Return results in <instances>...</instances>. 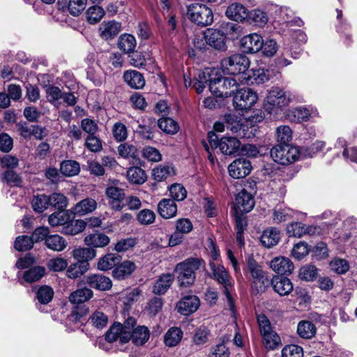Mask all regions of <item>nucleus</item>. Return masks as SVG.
I'll use <instances>...</instances> for the list:
<instances>
[{
	"label": "nucleus",
	"instance_id": "f257e3e1",
	"mask_svg": "<svg viewBox=\"0 0 357 357\" xmlns=\"http://www.w3.org/2000/svg\"><path fill=\"white\" fill-rule=\"evenodd\" d=\"M204 264L202 259L190 257L178 263L175 268L180 287H188L192 285L195 280V272Z\"/></svg>",
	"mask_w": 357,
	"mask_h": 357
},
{
	"label": "nucleus",
	"instance_id": "f03ea898",
	"mask_svg": "<svg viewBox=\"0 0 357 357\" xmlns=\"http://www.w3.org/2000/svg\"><path fill=\"white\" fill-rule=\"evenodd\" d=\"M209 78L208 87L210 91L218 97L227 98L231 96L238 88V82L234 77H222L218 75V71Z\"/></svg>",
	"mask_w": 357,
	"mask_h": 357
},
{
	"label": "nucleus",
	"instance_id": "7ed1b4c3",
	"mask_svg": "<svg viewBox=\"0 0 357 357\" xmlns=\"http://www.w3.org/2000/svg\"><path fill=\"white\" fill-rule=\"evenodd\" d=\"M282 137L278 141H283ZM271 155L273 160L282 165H288L295 162L300 158L299 147L288 143H282L275 145L271 149Z\"/></svg>",
	"mask_w": 357,
	"mask_h": 357
},
{
	"label": "nucleus",
	"instance_id": "20e7f679",
	"mask_svg": "<svg viewBox=\"0 0 357 357\" xmlns=\"http://www.w3.org/2000/svg\"><path fill=\"white\" fill-rule=\"evenodd\" d=\"M248 271L250 273L253 288L257 293L264 292L270 284L268 274L264 271L260 264L249 255L246 259Z\"/></svg>",
	"mask_w": 357,
	"mask_h": 357
},
{
	"label": "nucleus",
	"instance_id": "39448f33",
	"mask_svg": "<svg viewBox=\"0 0 357 357\" xmlns=\"http://www.w3.org/2000/svg\"><path fill=\"white\" fill-rule=\"evenodd\" d=\"M188 19L197 26L204 27L213 22V13L209 7L203 3H194L187 6Z\"/></svg>",
	"mask_w": 357,
	"mask_h": 357
},
{
	"label": "nucleus",
	"instance_id": "423d86ee",
	"mask_svg": "<svg viewBox=\"0 0 357 357\" xmlns=\"http://www.w3.org/2000/svg\"><path fill=\"white\" fill-rule=\"evenodd\" d=\"M290 101L289 93L278 86L272 87L268 92L264 107L269 114L276 113L279 108L286 107Z\"/></svg>",
	"mask_w": 357,
	"mask_h": 357
},
{
	"label": "nucleus",
	"instance_id": "0eeeda50",
	"mask_svg": "<svg viewBox=\"0 0 357 357\" xmlns=\"http://www.w3.org/2000/svg\"><path fill=\"white\" fill-rule=\"evenodd\" d=\"M222 71L230 75H238L245 73L250 66V61L247 56L236 54L226 57L221 61Z\"/></svg>",
	"mask_w": 357,
	"mask_h": 357
},
{
	"label": "nucleus",
	"instance_id": "6e6552de",
	"mask_svg": "<svg viewBox=\"0 0 357 357\" xmlns=\"http://www.w3.org/2000/svg\"><path fill=\"white\" fill-rule=\"evenodd\" d=\"M209 144L212 149L220 148L223 154L231 155L237 153L241 146V142L235 137L223 136L220 140L218 135H208Z\"/></svg>",
	"mask_w": 357,
	"mask_h": 357
},
{
	"label": "nucleus",
	"instance_id": "1a4fd4ad",
	"mask_svg": "<svg viewBox=\"0 0 357 357\" xmlns=\"http://www.w3.org/2000/svg\"><path fill=\"white\" fill-rule=\"evenodd\" d=\"M257 99V94L251 89H241L237 90L233 98V105L236 111L243 113L250 109Z\"/></svg>",
	"mask_w": 357,
	"mask_h": 357
},
{
	"label": "nucleus",
	"instance_id": "9d476101",
	"mask_svg": "<svg viewBox=\"0 0 357 357\" xmlns=\"http://www.w3.org/2000/svg\"><path fill=\"white\" fill-rule=\"evenodd\" d=\"M105 195L110 208L115 211H121L126 206L125 190L115 184L108 185L105 188Z\"/></svg>",
	"mask_w": 357,
	"mask_h": 357
},
{
	"label": "nucleus",
	"instance_id": "9b49d317",
	"mask_svg": "<svg viewBox=\"0 0 357 357\" xmlns=\"http://www.w3.org/2000/svg\"><path fill=\"white\" fill-rule=\"evenodd\" d=\"M252 168L249 160L245 158H239L229 165L228 172L232 178H241L248 176L251 172Z\"/></svg>",
	"mask_w": 357,
	"mask_h": 357
},
{
	"label": "nucleus",
	"instance_id": "f8f14e48",
	"mask_svg": "<svg viewBox=\"0 0 357 357\" xmlns=\"http://www.w3.org/2000/svg\"><path fill=\"white\" fill-rule=\"evenodd\" d=\"M225 120L226 122V126L227 129H229L232 132L236 133L238 132H243V133L249 132L250 134H252L253 130H248L249 121L238 117L234 114H227L225 116Z\"/></svg>",
	"mask_w": 357,
	"mask_h": 357
},
{
	"label": "nucleus",
	"instance_id": "ddd939ff",
	"mask_svg": "<svg viewBox=\"0 0 357 357\" xmlns=\"http://www.w3.org/2000/svg\"><path fill=\"white\" fill-rule=\"evenodd\" d=\"M241 47L245 53H256L263 47V38L257 33H251L243 37Z\"/></svg>",
	"mask_w": 357,
	"mask_h": 357
},
{
	"label": "nucleus",
	"instance_id": "4468645a",
	"mask_svg": "<svg viewBox=\"0 0 357 357\" xmlns=\"http://www.w3.org/2000/svg\"><path fill=\"white\" fill-rule=\"evenodd\" d=\"M206 43L215 50H223L225 49L226 36L218 29H208L204 31Z\"/></svg>",
	"mask_w": 357,
	"mask_h": 357
},
{
	"label": "nucleus",
	"instance_id": "2eb2a0df",
	"mask_svg": "<svg viewBox=\"0 0 357 357\" xmlns=\"http://www.w3.org/2000/svg\"><path fill=\"white\" fill-rule=\"evenodd\" d=\"M85 283L91 288L99 291H108L112 287L111 279L102 274H91L86 276Z\"/></svg>",
	"mask_w": 357,
	"mask_h": 357
},
{
	"label": "nucleus",
	"instance_id": "dca6fc26",
	"mask_svg": "<svg viewBox=\"0 0 357 357\" xmlns=\"http://www.w3.org/2000/svg\"><path fill=\"white\" fill-rule=\"evenodd\" d=\"M200 305V301L197 296L189 295L184 296L176 304L178 312L183 315L195 312Z\"/></svg>",
	"mask_w": 357,
	"mask_h": 357
},
{
	"label": "nucleus",
	"instance_id": "f3484780",
	"mask_svg": "<svg viewBox=\"0 0 357 357\" xmlns=\"http://www.w3.org/2000/svg\"><path fill=\"white\" fill-rule=\"evenodd\" d=\"M235 201V208L241 213H248L255 206L252 195L245 189H243L236 195Z\"/></svg>",
	"mask_w": 357,
	"mask_h": 357
},
{
	"label": "nucleus",
	"instance_id": "a211bd4d",
	"mask_svg": "<svg viewBox=\"0 0 357 357\" xmlns=\"http://www.w3.org/2000/svg\"><path fill=\"white\" fill-rule=\"evenodd\" d=\"M270 284L274 291L281 296L289 295L293 290V284L291 280L286 277L274 276Z\"/></svg>",
	"mask_w": 357,
	"mask_h": 357
},
{
	"label": "nucleus",
	"instance_id": "6ab92c4d",
	"mask_svg": "<svg viewBox=\"0 0 357 357\" xmlns=\"http://www.w3.org/2000/svg\"><path fill=\"white\" fill-rule=\"evenodd\" d=\"M271 269L281 275H289L294 270V264L291 261L284 257H277L270 262Z\"/></svg>",
	"mask_w": 357,
	"mask_h": 357
},
{
	"label": "nucleus",
	"instance_id": "aec40b11",
	"mask_svg": "<svg viewBox=\"0 0 357 357\" xmlns=\"http://www.w3.org/2000/svg\"><path fill=\"white\" fill-rule=\"evenodd\" d=\"M225 15L230 20L236 22H243L247 19L248 12L243 4L240 3H233L227 7Z\"/></svg>",
	"mask_w": 357,
	"mask_h": 357
},
{
	"label": "nucleus",
	"instance_id": "412c9836",
	"mask_svg": "<svg viewBox=\"0 0 357 357\" xmlns=\"http://www.w3.org/2000/svg\"><path fill=\"white\" fill-rule=\"evenodd\" d=\"M158 212L163 218L169 219L176 216L177 206L172 199H163L158 204Z\"/></svg>",
	"mask_w": 357,
	"mask_h": 357
},
{
	"label": "nucleus",
	"instance_id": "4be33fe9",
	"mask_svg": "<svg viewBox=\"0 0 357 357\" xmlns=\"http://www.w3.org/2000/svg\"><path fill=\"white\" fill-rule=\"evenodd\" d=\"M135 268V263L130 261H124L114 268L112 271V275L115 279L123 280L130 275Z\"/></svg>",
	"mask_w": 357,
	"mask_h": 357
},
{
	"label": "nucleus",
	"instance_id": "5701e85b",
	"mask_svg": "<svg viewBox=\"0 0 357 357\" xmlns=\"http://www.w3.org/2000/svg\"><path fill=\"white\" fill-rule=\"evenodd\" d=\"M93 296V292L91 289L83 287L73 291L68 299L72 304L78 305L89 301Z\"/></svg>",
	"mask_w": 357,
	"mask_h": 357
},
{
	"label": "nucleus",
	"instance_id": "b1692460",
	"mask_svg": "<svg viewBox=\"0 0 357 357\" xmlns=\"http://www.w3.org/2000/svg\"><path fill=\"white\" fill-rule=\"evenodd\" d=\"M97 207V203L92 198H86L75 204L72 211L75 215L82 216L93 212Z\"/></svg>",
	"mask_w": 357,
	"mask_h": 357
},
{
	"label": "nucleus",
	"instance_id": "393cba45",
	"mask_svg": "<svg viewBox=\"0 0 357 357\" xmlns=\"http://www.w3.org/2000/svg\"><path fill=\"white\" fill-rule=\"evenodd\" d=\"M174 276L170 273L162 274L155 281L153 292L157 295L164 294L171 287Z\"/></svg>",
	"mask_w": 357,
	"mask_h": 357
},
{
	"label": "nucleus",
	"instance_id": "a878e982",
	"mask_svg": "<svg viewBox=\"0 0 357 357\" xmlns=\"http://www.w3.org/2000/svg\"><path fill=\"white\" fill-rule=\"evenodd\" d=\"M280 240V231L275 227H271L264 231L261 236V244L268 248L278 244Z\"/></svg>",
	"mask_w": 357,
	"mask_h": 357
},
{
	"label": "nucleus",
	"instance_id": "bb28decb",
	"mask_svg": "<svg viewBox=\"0 0 357 357\" xmlns=\"http://www.w3.org/2000/svg\"><path fill=\"white\" fill-rule=\"evenodd\" d=\"M86 226V222L82 220H73L71 218L62 227L61 233L65 235L75 236L82 232Z\"/></svg>",
	"mask_w": 357,
	"mask_h": 357
},
{
	"label": "nucleus",
	"instance_id": "cd10ccee",
	"mask_svg": "<svg viewBox=\"0 0 357 357\" xmlns=\"http://www.w3.org/2000/svg\"><path fill=\"white\" fill-rule=\"evenodd\" d=\"M121 30V24L114 21H109L101 24L99 31L102 38L108 40L117 35Z\"/></svg>",
	"mask_w": 357,
	"mask_h": 357
},
{
	"label": "nucleus",
	"instance_id": "c85d7f7f",
	"mask_svg": "<svg viewBox=\"0 0 357 357\" xmlns=\"http://www.w3.org/2000/svg\"><path fill=\"white\" fill-rule=\"evenodd\" d=\"M46 271L44 266H36L25 271L22 275V280L27 283H33L40 280L45 275Z\"/></svg>",
	"mask_w": 357,
	"mask_h": 357
},
{
	"label": "nucleus",
	"instance_id": "c756f323",
	"mask_svg": "<svg viewBox=\"0 0 357 357\" xmlns=\"http://www.w3.org/2000/svg\"><path fill=\"white\" fill-rule=\"evenodd\" d=\"M137 41L133 35L124 33L118 40V47L124 53H132L136 47Z\"/></svg>",
	"mask_w": 357,
	"mask_h": 357
},
{
	"label": "nucleus",
	"instance_id": "7c9ffc66",
	"mask_svg": "<svg viewBox=\"0 0 357 357\" xmlns=\"http://www.w3.org/2000/svg\"><path fill=\"white\" fill-rule=\"evenodd\" d=\"M126 82L132 88L142 89L145 85V80L143 75L136 71H126L123 75Z\"/></svg>",
	"mask_w": 357,
	"mask_h": 357
},
{
	"label": "nucleus",
	"instance_id": "2f4dec72",
	"mask_svg": "<svg viewBox=\"0 0 357 357\" xmlns=\"http://www.w3.org/2000/svg\"><path fill=\"white\" fill-rule=\"evenodd\" d=\"M84 243L90 247L102 248L109 244V238L102 233L91 234L85 237Z\"/></svg>",
	"mask_w": 357,
	"mask_h": 357
},
{
	"label": "nucleus",
	"instance_id": "473e14b6",
	"mask_svg": "<svg viewBox=\"0 0 357 357\" xmlns=\"http://www.w3.org/2000/svg\"><path fill=\"white\" fill-rule=\"evenodd\" d=\"M183 335L180 328L172 327L165 334L164 342L169 347H175L181 341Z\"/></svg>",
	"mask_w": 357,
	"mask_h": 357
},
{
	"label": "nucleus",
	"instance_id": "72a5a7b5",
	"mask_svg": "<svg viewBox=\"0 0 357 357\" xmlns=\"http://www.w3.org/2000/svg\"><path fill=\"white\" fill-rule=\"evenodd\" d=\"M89 268V262H79L71 264L67 268L66 275L70 279H76L83 275Z\"/></svg>",
	"mask_w": 357,
	"mask_h": 357
},
{
	"label": "nucleus",
	"instance_id": "f704fd0d",
	"mask_svg": "<svg viewBox=\"0 0 357 357\" xmlns=\"http://www.w3.org/2000/svg\"><path fill=\"white\" fill-rule=\"evenodd\" d=\"M130 340L137 346L144 344L150 336L149 330L144 326H139L131 333Z\"/></svg>",
	"mask_w": 357,
	"mask_h": 357
},
{
	"label": "nucleus",
	"instance_id": "c9c22d12",
	"mask_svg": "<svg viewBox=\"0 0 357 357\" xmlns=\"http://www.w3.org/2000/svg\"><path fill=\"white\" fill-rule=\"evenodd\" d=\"M317 332V328L310 321H301L297 326V333L303 339H311Z\"/></svg>",
	"mask_w": 357,
	"mask_h": 357
},
{
	"label": "nucleus",
	"instance_id": "e433bc0d",
	"mask_svg": "<svg viewBox=\"0 0 357 357\" xmlns=\"http://www.w3.org/2000/svg\"><path fill=\"white\" fill-rule=\"evenodd\" d=\"M121 260L118 254L109 253L101 257L98 263V268L100 271H107L116 266Z\"/></svg>",
	"mask_w": 357,
	"mask_h": 357
},
{
	"label": "nucleus",
	"instance_id": "4c0bfd02",
	"mask_svg": "<svg viewBox=\"0 0 357 357\" xmlns=\"http://www.w3.org/2000/svg\"><path fill=\"white\" fill-rule=\"evenodd\" d=\"M45 244L52 250L61 252L67 247L68 243L62 236L58 234H53L46 238Z\"/></svg>",
	"mask_w": 357,
	"mask_h": 357
},
{
	"label": "nucleus",
	"instance_id": "58836bf2",
	"mask_svg": "<svg viewBox=\"0 0 357 357\" xmlns=\"http://www.w3.org/2000/svg\"><path fill=\"white\" fill-rule=\"evenodd\" d=\"M209 266L214 278L220 284H228V281L230 280V277L222 265L218 264L214 261H210Z\"/></svg>",
	"mask_w": 357,
	"mask_h": 357
},
{
	"label": "nucleus",
	"instance_id": "ea45409f",
	"mask_svg": "<svg viewBox=\"0 0 357 357\" xmlns=\"http://www.w3.org/2000/svg\"><path fill=\"white\" fill-rule=\"evenodd\" d=\"M122 330L121 323L117 321L114 322L106 332L105 340L107 342L113 343L119 339L121 344L127 343L128 342H123L122 340Z\"/></svg>",
	"mask_w": 357,
	"mask_h": 357
},
{
	"label": "nucleus",
	"instance_id": "a19ab883",
	"mask_svg": "<svg viewBox=\"0 0 357 357\" xmlns=\"http://www.w3.org/2000/svg\"><path fill=\"white\" fill-rule=\"evenodd\" d=\"M128 180L134 184H142L146 180L145 171L139 167H130L127 171Z\"/></svg>",
	"mask_w": 357,
	"mask_h": 357
},
{
	"label": "nucleus",
	"instance_id": "79ce46f5",
	"mask_svg": "<svg viewBox=\"0 0 357 357\" xmlns=\"http://www.w3.org/2000/svg\"><path fill=\"white\" fill-rule=\"evenodd\" d=\"M72 218L67 211H59L49 216L48 222L52 227H63Z\"/></svg>",
	"mask_w": 357,
	"mask_h": 357
},
{
	"label": "nucleus",
	"instance_id": "37998d69",
	"mask_svg": "<svg viewBox=\"0 0 357 357\" xmlns=\"http://www.w3.org/2000/svg\"><path fill=\"white\" fill-rule=\"evenodd\" d=\"M324 143L323 142H316L309 146L299 147V155L301 159L312 158L317 153L323 150Z\"/></svg>",
	"mask_w": 357,
	"mask_h": 357
},
{
	"label": "nucleus",
	"instance_id": "c03bdc74",
	"mask_svg": "<svg viewBox=\"0 0 357 357\" xmlns=\"http://www.w3.org/2000/svg\"><path fill=\"white\" fill-rule=\"evenodd\" d=\"M272 76V72L268 69L257 68L252 70V75H249V79L251 83L257 84H263L268 81Z\"/></svg>",
	"mask_w": 357,
	"mask_h": 357
},
{
	"label": "nucleus",
	"instance_id": "a18cd8bd",
	"mask_svg": "<svg viewBox=\"0 0 357 357\" xmlns=\"http://www.w3.org/2000/svg\"><path fill=\"white\" fill-rule=\"evenodd\" d=\"M96 256V250L93 248H79L73 251V257L79 262H88Z\"/></svg>",
	"mask_w": 357,
	"mask_h": 357
},
{
	"label": "nucleus",
	"instance_id": "49530a36",
	"mask_svg": "<svg viewBox=\"0 0 357 357\" xmlns=\"http://www.w3.org/2000/svg\"><path fill=\"white\" fill-rule=\"evenodd\" d=\"M247 19L251 23L259 27H263L268 20L266 13L259 9H255L249 12Z\"/></svg>",
	"mask_w": 357,
	"mask_h": 357
},
{
	"label": "nucleus",
	"instance_id": "de8ad7c7",
	"mask_svg": "<svg viewBox=\"0 0 357 357\" xmlns=\"http://www.w3.org/2000/svg\"><path fill=\"white\" fill-rule=\"evenodd\" d=\"M158 126L166 134H176L179 130L178 123L168 117L160 119L158 120Z\"/></svg>",
	"mask_w": 357,
	"mask_h": 357
},
{
	"label": "nucleus",
	"instance_id": "09e8293b",
	"mask_svg": "<svg viewBox=\"0 0 357 357\" xmlns=\"http://www.w3.org/2000/svg\"><path fill=\"white\" fill-rule=\"evenodd\" d=\"M50 206L59 211H65L68 206V198L59 192H54L49 196Z\"/></svg>",
	"mask_w": 357,
	"mask_h": 357
},
{
	"label": "nucleus",
	"instance_id": "8fccbe9b",
	"mask_svg": "<svg viewBox=\"0 0 357 357\" xmlns=\"http://www.w3.org/2000/svg\"><path fill=\"white\" fill-rule=\"evenodd\" d=\"M54 291L47 285H43L36 291V298L40 304L46 305L53 298Z\"/></svg>",
	"mask_w": 357,
	"mask_h": 357
},
{
	"label": "nucleus",
	"instance_id": "3c124183",
	"mask_svg": "<svg viewBox=\"0 0 357 357\" xmlns=\"http://www.w3.org/2000/svg\"><path fill=\"white\" fill-rule=\"evenodd\" d=\"M79 164L75 160H65L61 163L60 171L67 176H73L79 172Z\"/></svg>",
	"mask_w": 357,
	"mask_h": 357
},
{
	"label": "nucleus",
	"instance_id": "603ef678",
	"mask_svg": "<svg viewBox=\"0 0 357 357\" xmlns=\"http://www.w3.org/2000/svg\"><path fill=\"white\" fill-rule=\"evenodd\" d=\"M89 320L91 324L98 329L104 328L108 324V317L103 312L96 310L90 316Z\"/></svg>",
	"mask_w": 357,
	"mask_h": 357
},
{
	"label": "nucleus",
	"instance_id": "864d4df0",
	"mask_svg": "<svg viewBox=\"0 0 357 357\" xmlns=\"http://www.w3.org/2000/svg\"><path fill=\"white\" fill-rule=\"evenodd\" d=\"M89 313V308L85 305H76L73 309L70 314L68 316V320L70 322L77 324L79 322H82L84 317Z\"/></svg>",
	"mask_w": 357,
	"mask_h": 357
},
{
	"label": "nucleus",
	"instance_id": "5fc2aeb1",
	"mask_svg": "<svg viewBox=\"0 0 357 357\" xmlns=\"http://www.w3.org/2000/svg\"><path fill=\"white\" fill-rule=\"evenodd\" d=\"M33 211L38 213L43 212L50 206L49 196L44 194L33 196L31 200Z\"/></svg>",
	"mask_w": 357,
	"mask_h": 357
},
{
	"label": "nucleus",
	"instance_id": "6e6d98bb",
	"mask_svg": "<svg viewBox=\"0 0 357 357\" xmlns=\"http://www.w3.org/2000/svg\"><path fill=\"white\" fill-rule=\"evenodd\" d=\"M330 268L334 273L342 275L347 273L349 269V262L344 259L334 258L329 263Z\"/></svg>",
	"mask_w": 357,
	"mask_h": 357
},
{
	"label": "nucleus",
	"instance_id": "4d7b16f0",
	"mask_svg": "<svg viewBox=\"0 0 357 357\" xmlns=\"http://www.w3.org/2000/svg\"><path fill=\"white\" fill-rule=\"evenodd\" d=\"M86 15L87 21L90 24H96L103 17L105 10L98 6H93L87 9Z\"/></svg>",
	"mask_w": 357,
	"mask_h": 357
},
{
	"label": "nucleus",
	"instance_id": "13d9d810",
	"mask_svg": "<svg viewBox=\"0 0 357 357\" xmlns=\"http://www.w3.org/2000/svg\"><path fill=\"white\" fill-rule=\"evenodd\" d=\"M210 331L205 326H200L197 328L192 337V342L197 346H201L206 344L208 341Z\"/></svg>",
	"mask_w": 357,
	"mask_h": 357
},
{
	"label": "nucleus",
	"instance_id": "bf43d9fd",
	"mask_svg": "<svg viewBox=\"0 0 357 357\" xmlns=\"http://www.w3.org/2000/svg\"><path fill=\"white\" fill-rule=\"evenodd\" d=\"M136 324V319L131 317H128L123 324H121L123 328V335L121 337L123 342H129L130 340L131 333L135 330Z\"/></svg>",
	"mask_w": 357,
	"mask_h": 357
},
{
	"label": "nucleus",
	"instance_id": "052dcab7",
	"mask_svg": "<svg viewBox=\"0 0 357 357\" xmlns=\"http://www.w3.org/2000/svg\"><path fill=\"white\" fill-rule=\"evenodd\" d=\"M214 70L210 69H206L205 71L199 74V80H196L194 83V87L197 93H201L205 88L206 83H209V78L211 75H214Z\"/></svg>",
	"mask_w": 357,
	"mask_h": 357
},
{
	"label": "nucleus",
	"instance_id": "680f3d73",
	"mask_svg": "<svg viewBox=\"0 0 357 357\" xmlns=\"http://www.w3.org/2000/svg\"><path fill=\"white\" fill-rule=\"evenodd\" d=\"M174 174L173 168L163 166L154 168L152 171V177L157 182H161Z\"/></svg>",
	"mask_w": 357,
	"mask_h": 357
},
{
	"label": "nucleus",
	"instance_id": "e2e57ef3",
	"mask_svg": "<svg viewBox=\"0 0 357 357\" xmlns=\"http://www.w3.org/2000/svg\"><path fill=\"white\" fill-rule=\"evenodd\" d=\"M266 348L271 350L277 349L281 345L280 336L274 331L262 337Z\"/></svg>",
	"mask_w": 357,
	"mask_h": 357
},
{
	"label": "nucleus",
	"instance_id": "0e129e2a",
	"mask_svg": "<svg viewBox=\"0 0 357 357\" xmlns=\"http://www.w3.org/2000/svg\"><path fill=\"white\" fill-rule=\"evenodd\" d=\"M15 248L18 251H27L33 246V240L28 236H18L15 241Z\"/></svg>",
	"mask_w": 357,
	"mask_h": 357
},
{
	"label": "nucleus",
	"instance_id": "69168bd1",
	"mask_svg": "<svg viewBox=\"0 0 357 357\" xmlns=\"http://www.w3.org/2000/svg\"><path fill=\"white\" fill-rule=\"evenodd\" d=\"M68 266L67 260L61 257L50 259L47 263L49 270L54 272H59L65 270Z\"/></svg>",
	"mask_w": 357,
	"mask_h": 357
},
{
	"label": "nucleus",
	"instance_id": "338daca9",
	"mask_svg": "<svg viewBox=\"0 0 357 357\" xmlns=\"http://www.w3.org/2000/svg\"><path fill=\"white\" fill-rule=\"evenodd\" d=\"M169 190L170 196L174 201H182L186 197L187 191L185 188L181 184H172L169 187Z\"/></svg>",
	"mask_w": 357,
	"mask_h": 357
},
{
	"label": "nucleus",
	"instance_id": "774afa93",
	"mask_svg": "<svg viewBox=\"0 0 357 357\" xmlns=\"http://www.w3.org/2000/svg\"><path fill=\"white\" fill-rule=\"evenodd\" d=\"M282 357H303V350L296 344L286 345L282 350Z\"/></svg>",
	"mask_w": 357,
	"mask_h": 357
}]
</instances>
